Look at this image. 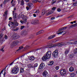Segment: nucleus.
Segmentation results:
<instances>
[{
  "label": "nucleus",
  "instance_id": "obj_1",
  "mask_svg": "<svg viewBox=\"0 0 77 77\" xmlns=\"http://www.w3.org/2000/svg\"><path fill=\"white\" fill-rule=\"evenodd\" d=\"M23 42V41L22 40H21L20 41H14L10 45V47L11 48H13L14 47H15V46H16L18 45L19 43L20 44H21Z\"/></svg>",
  "mask_w": 77,
  "mask_h": 77
},
{
  "label": "nucleus",
  "instance_id": "obj_2",
  "mask_svg": "<svg viewBox=\"0 0 77 77\" xmlns=\"http://www.w3.org/2000/svg\"><path fill=\"white\" fill-rule=\"evenodd\" d=\"M67 28V26L62 27L61 29L58 30V31L57 32V35H60L62 34V35H65L66 33V32L64 31H62L63 30H66Z\"/></svg>",
  "mask_w": 77,
  "mask_h": 77
},
{
  "label": "nucleus",
  "instance_id": "obj_3",
  "mask_svg": "<svg viewBox=\"0 0 77 77\" xmlns=\"http://www.w3.org/2000/svg\"><path fill=\"white\" fill-rule=\"evenodd\" d=\"M19 72V68L18 65H15V66L11 69V72L15 74H17Z\"/></svg>",
  "mask_w": 77,
  "mask_h": 77
},
{
  "label": "nucleus",
  "instance_id": "obj_4",
  "mask_svg": "<svg viewBox=\"0 0 77 77\" xmlns=\"http://www.w3.org/2000/svg\"><path fill=\"white\" fill-rule=\"evenodd\" d=\"M10 36L11 38H12L14 40L17 39V38H20V36L17 35L16 33H11Z\"/></svg>",
  "mask_w": 77,
  "mask_h": 77
},
{
  "label": "nucleus",
  "instance_id": "obj_5",
  "mask_svg": "<svg viewBox=\"0 0 77 77\" xmlns=\"http://www.w3.org/2000/svg\"><path fill=\"white\" fill-rule=\"evenodd\" d=\"M21 17L23 18V23L26 24L27 23V18L26 16L22 14L21 15Z\"/></svg>",
  "mask_w": 77,
  "mask_h": 77
},
{
  "label": "nucleus",
  "instance_id": "obj_6",
  "mask_svg": "<svg viewBox=\"0 0 77 77\" xmlns=\"http://www.w3.org/2000/svg\"><path fill=\"white\" fill-rule=\"evenodd\" d=\"M3 33L2 32L0 34V42L1 43H3V41H5L4 38L3 37Z\"/></svg>",
  "mask_w": 77,
  "mask_h": 77
},
{
  "label": "nucleus",
  "instance_id": "obj_7",
  "mask_svg": "<svg viewBox=\"0 0 77 77\" xmlns=\"http://www.w3.org/2000/svg\"><path fill=\"white\" fill-rule=\"evenodd\" d=\"M52 55L54 57H56L58 56V51L57 50H56L54 51L52 54Z\"/></svg>",
  "mask_w": 77,
  "mask_h": 77
},
{
  "label": "nucleus",
  "instance_id": "obj_8",
  "mask_svg": "<svg viewBox=\"0 0 77 77\" xmlns=\"http://www.w3.org/2000/svg\"><path fill=\"white\" fill-rule=\"evenodd\" d=\"M51 52L50 51H48L46 54L45 56L47 57L48 59H49L51 57Z\"/></svg>",
  "mask_w": 77,
  "mask_h": 77
},
{
  "label": "nucleus",
  "instance_id": "obj_9",
  "mask_svg": "<svg viewBox=\"0 0 77 77\" xmlns=\"http://www.w3.org/2000/svg\"><path fill=\"white\" fill-rule=\"evenodd\" d=\"M31 23L32 24H38L39 23V20H38L35 19L31 21Z\"/></svg>",
  "mask_w": 77,
  "mask_h": 77
},
{
  "label": "nucleus",
  "instance_id": "obj_10",
  "mask_svg": "<svg viewBox=\"0 0 77 77\" xmlns=\"http://www.w3.org/2000/svg\"><path fill=\"white\" fill-rule=\"evenodd\" d=\"M66 71L65 69H63L60 71V74L61 75H64V74H66Z\"/></svg>",
  "mask_w": 77,
  "mask_h": 77
},
{
  "label": "nucleus",
  "instance_id": "obj_11",
  "mask_svg": "<svg viewBox=\"0 0 77 77\" xmlns=\"http://www.w3.org/2000/svg\"><path fill=\"white\" fill-rule=\"evenodd\" d=\"M43 76L45 77H48V72L46 71H45L43 72L42 73Z\"/></svg>",
  "mask_w": 77,
  "mask_h": 77
},
{
  "label": "nucleus",
  "instance_id": "obj_12",
  "mask_svg": "<svg viewBox=\"0 0 77 77\" xmlns=\"http://www.w3.org/2000/svg\"><path fill=\"white\" fill-rule=\"evenodd\" d=\"M45 66V64L44 63H42L39 66V69H42L44 68V67Z\"/></svg>",
  "mask_w": 77,
  "mask_h": 77
},
{
  "label": "nucleus",
  "instance_id": "obj_13",
  "mask_svg": "<svg viewBox=\"0 0 77 77\" xmlns=\"http://www.w3.org/2000/svg\"><path fill=\"white\" fill-rule=\"evenodd\" d=\"M24 48V46H20L19 48V49L16 51L15 52V53H18V52H20V50L21 49H23Z\"/></svg>",
  "mask_w": 77,
  "mask_h": 77
},
{
  "label": "nucleus",
  "instance_id": "obj_14",
  "mask_svg": "<svg viewBox=\"0 0 77 77\" xmlns=\"http://www.w3.org/2000/svg\"><path fill=\"white\" fill-rule=\"evenodd\" d=\"M57 46V45L55 44L52 45H48L46 47H45V48H51L53 47H56Z\"/></svg>",
  "mask_w": 77,
  "mask_h": 77
},
{
  "label": "nucleus",
  "instance_id": "obj_15",
  "mask_svg": "<svg viewBox=\"0 0 77 77\" xmlns=\"http://www.w3.org/2000/svg\"><path fill=\"white\" fill-rule=\"evenodd\" d=\"M55 36H56V35H51L48 37V39H51L54 38Z\"/></svg>",
  "mask_w": 77,
  "mask_h": 77
},
{
  "label": "nucleus",
  "instance_id": "obj_16",
  "mask_svg": "<svg viewBox=\"0 0 77 77\" xmlns=\"http://www.w3.org/2000/svg\"><path fill=\"white\" fill-rule=\"evenodd\" d=\"M13 18L14 19H15V18H17L18 17V14H17V13H15L14 14L13 13Z\"/></svg>",
  "mask_w": 77,
  "mask_h": 77
},
{
  "label": "nucleus",
  "instance_id": "obj_17",
  "mask_svg": "<svg viewBox=\"0 0 77 77\" xmlns=\"http://www.w3.org/2000/svg\"><path fill=\"white\" fill-rule=\"evenodd\" d=\"M53 13V11H51L49 12H46V15H51V14H52Z\"/></svg>",
  "mask_w": 77,
  "mask_h": 77
},
{
  "label": "nucleus",
  "instance_id": "obj_18",
  "mask_svg": "<svg viewBox=\"0 0 77 77\" xmlns=\"http://www.w3.org/2000/svg\"><path fill=\"white\" fill-rule=\"evenodd\" d=\"M44 31L43 30L40 31L37 33L36 35H39V34H41V33H44Z\"/></svg>",
  "mask_w": 77,
  "mask_h": 77
},
{
  "label": "nucleus",
  "instance_id": "obj_19",
  "mask_svg": "<svg viewBox=\"0 0 77 77\" xmlns=\"http://www.w3.org/2000/svg\"><path fill=\"white\" fill-rule=\"evenodd\" d=\"M74 71V68L72 67H71L69 68V71L70 72H72Z\"/></svg>",
  "mask_w": 77,
  "mask_h": 77
},
{
  "label": "nucleus",
  "instance_id": "obj_20",
  "mask_svg": "<svg viewBox=\"0 0 77 77\" xmlns=\"http://www.w3.org/2000/svg\"><path fill=\"white\" fill-rule=\"evenodd\" d=\"M48 58L46 56H45L42 57V60H43V61H45V60H46Z\"/></svg>",
  "mask_w": 77,
  "mask_h": 77
},
{
  "label": "nucleus",
  "instance_id": "obj_21",
  "mask_svg": "<svg viewBox=\"0 0 77 77\" xmlns=\"http://www.w3.org/2000/svg\"><path fill=\"white\" fill-rule=\"evenodd\" d=\"M35 59V57L33 56H31L29 57V60H34Z\"/></svg>",
  "mask_w": 77,
  "mask_h": 77
},
{
  "label": "nucleus",
  "instance_id": "obj_22",
  "mask_svg": "<svg viewBox=\"0 0 77 77\" xmlns=\"http://www.w3.org/2000/svg\"><path fill=\"white\" fill-rule=\"evenodd\" d=\"M11 24H15V26H17L18 25V23L17 22H11Z\"/></svg>",
  "mask_w": 77,
  "mask_h": 77
},
{
  "label": "nucleus",
  "instance_id": "obj_23",
  "mask_svg": "<svg viewBox=\"0 0 77 77\" xmlns=\"http://www.w3.org/2000/svg\"><path fill=\"white\" fill-rule=\"evenodd\" d=\"M24 57H25L24 55H23L20 58L18 57L17 58V59H18V60H21V59H24Z\"/></svg>",
  "mask_w": 77,
  "mask_h": 77
},
{
  "label": "nucleus",
  "instance_id": "obj_24",
  "mask_svg": "<svg viewBox=\"0 0 77 77\" xmlns=\"http://www.w3.org/2000/svg\"><path fill=\"white\" fill-rule=\"evenodd\" d=\"M24 50H28L29 48H30V46L29 45L26 46L24 48Z\"/></svg>",
  "mask_w": 77,
  "mask_h": 77
},
{
  "label": "nucleus",
  "instance_id": "obj_25",
  "mask_svg": "<svg viewBox=\"0 0 77 77\" xmlns=\"http://www.w3.org/2000/svg\"><path fill=\"white\" fill-rule=\"evenodd\" d=\"M29 8H32L33 7V4L32 3H29L28 4Z\"/></svg>",
  "mask_w": 77,
  "mask_h": 77
},
{
  "label": "nucleus",
  "instance_id": "obj_26",
  "mask_svg": "<svg viewBox=\"0 0 77 77\" xmlns=\"http://www.w3.org/2000/svg\"><path fill=\"white\" fill-rule=\"evenodd\" d=\"M73 53L74 54H77V48L74 49Z\"/></svg>",
  "mask_w": 77,
  "mask_h": 77
},
{
  "label": "nucleus",
  "instance_id": "obj_27",
  "mask_svg": "<svg viewBox=\"0 0 77 77\" xmlns=\"http://www.w3.org/2000/svg\"><path fill=\"white\" fill-rule=\"evenodd\" d=\"M75 73H71L70 74V77H74V76H75Z\"/></svg>",
  "mask_w": 77,
  "mask_h": 77
},
{
  "label": "nucleus",
  "instance_id": "obj_28",
  "mask_svg": "<svg viewBox=\"0 0 77 77\" xmlns=\"http://www.w3.org/2000/svg\"><path fill=\"white\" fill-rule=\"evenodd\" d=\"M23 33H24V35L25 36H26V35H27V33H28V32L27 31L25 30L23 31Z\"/></svg>",
  "mask_w": 77,
  "mask_h": 77
},
{
  "label": "nucleus",
  "instance_id": "obj_29",
  "mask_svg": "<svg viewBox=\"0 0 77 77\" xmlns=\"http://www.w3.org/2000/svg\"><path fill=\"white\" fill-rule=\"evenodd\" d=\"M11 28L12 31H14L15 29V28H16V27H15V26H13L11 27Z\"/></svg>",
  "mask_w": 77,
  "mask_h": 77
},
{
  "label": "nucleus",
  "instance_id": "obj_30",
  "mask_svg": "<svg viewBox=\"0 0 77 77\" xmlns=\"http://www.w3.org/2000/svg\"><path fill=\"white\" fill-rule=\"evenodd\" d=\"M48 12V11H43L42 13V15H44V14H45V13H46V14H47V12Z\"/></svg>",
  "mask_w": 77,
  "mask_h": 77
},
{
  "label": "nucleus",
  "instance_id": "obj_31",
  "mask_svg": "<svg viewBox=\"0 0 77 77\" xmlns=\"http://www.w3.org/2000/svg\"><path fill=\"white\" fill-rule=\"evenodd\" d=\"M54 64V61H51L50 62V63L49 65H53V64Z\"/></svg>",
  "mask_w": 77,
  "mask_h": 77
},
{
  "label": "nucleus",
  "instance_id": "obj_32",
  "mask_svg": "<svg viewBox=\"0 0 77 77\" xmlns=\"http://www.w3.org/2000/svg\"><path fill=\"white\" fill-rule=\"evenodd\" d=\"M56 0H53L51 2V4L52 5H54V3H56Z\"/></svg>",
  "mask_w": 77,
  "mask_h": 77
},
{
  "label": "nucleus",
  "instance_id": "obj_33",
  "mask_svg": "<svg viewBox=\"0 0 77 77\" xmlns=\"http://www.w3.org/2000/svg\"><path fill=\"white\" fill-rule=\"evenodd\" d=\"M68 52H69V50H66L65 52V54H68Z\"/></svg>",
  "mask_w": 77,
  "mask_h": 77
},
{
  "label": "nucleus",
  "instance_id": "obj_34",
  "mask_svg": "<svg viewBox=\"0 0 77 77\" xmlns=\"http://www.w3.org/2000/svg\"><path fill=\"white\" fill-rule=\"evenodd\" d=\"M73 57H74V55L72 54L70 55L69 57L71 59L73 58Z\"/></svg>",
  "mask_w": 77,
  "mask_h": 77
},
{
  "label": "nucleus",
  "instance_id": "obj_35",
  "mask_svg": "<svg viewBox=\"0 0 77 77\" xmlns=\"http://www.w3.org/2000/svg\"><path fill=\"white\" fill-rule=\"evenodd\" d=\"M5 48V46H3L1 48V51H2L3 52V51H4V50H3V49H4V48Z\"/></svg>",
  "mask_w": 77,
  "mask_h": 77
},
{
  "label": "nucleus",
  "instance_id": "obj_36",
  "mask_svg": "<svg viewBox=\"0 0 77 77\" xmlns=\"http://www.w3.org/2000/svg\"><path fill=\"white\" fill-rule=\"evenodd\" d=\"M21 5H24V1L23 0H22L21 1Z\"/></svg>",
  "mask_w": 77,
  "mask_h": 77
},
{
  "label": "nucleus",
  "instance_id": "obj_37",
  "mask_svg": "<svg viewBox=\"0 0 77 77\" xmlns=\"http://www.w3.org/2000/svg\"><path fill=\"white\" fill-rule=\"evenodd\" d=\"M18 30H19V28H16L15 29H14L13 31L16 32V31H18Z\"/></svg>",
  "mask_w": 77,
  "mask_h": 77
},
{
  "label": "nucleus",
  "instance_id": "obj_38",
  "mask_svg": "<svg viewBox=\"0 0 77 77\" xmlns=\"http://www.w3.org/2000/svg\"><path fill=\"white\" fill-rule=\"evenodd\" d=\"M23 71H24V69L23 68H21L20 71V72H23Z\"/></svg>",
  "mask_w": 77,
  "mask_h": 77
},
{
  "label": "nucleus",
  "instance_id": "obj_39",
  "mask_svg": "<svg viewBox=\"0 0 77 77\" xmlns=\"http://www.w3.org/2000/svg\"><path fill=\"white\" fill-rule=\"evenodd\" d=\"M27 66L28 68H31V67H32V64H29Z\"/></svg>",
  "mask_w": 77,
  "mask_h": 77
},
{
  "label": "nucleus",
  "instance_id": "obj_40",
  "mask_svg": "<svg viewBox=\"0 0 77 77\" xmlns=\"http://www.w3.org/2000/svg\"><path fill=\"white\" fill-rule=\"evenodd\" d=\"M57 45L58 47H60V46H62V43H59V44H58Z\"/></svg>",
  "mask_w": 77,
  "mask_h": 77
},
{
  "label": "nucleus",
  "instance_id": "obj_41",
  "mask_svg": "<svg viewBox=\"0 0 77 77\" xmlns=\"http://www.w3.org/2000/svg\"><path fill=\"white\" fill-rule=\"evenodd\" d=\"M21 35H24V31H23L21 32Z\"/></svg>",
  "mask_w": 77,
  "mask_h": 77
},
{
  "label": "nucleus",
  "instance_id": "obj_42",
  "mask_svg": "<svg viewBox=\"0 0 77 77\" xmlns=\"http://www.w3.org/2000/svg\"><path fill=\"white\" fill-rule=\"evenodd\" d=\"M56 9V7H54L52 8L51 9L52 10H53L54 11H55V9Z\"/></svg>",
  "mask_w": 77,
  "mask_h": 77
},
{
  "label": "nucleus",
  "instance_id": "obj_43",
  "mask_svg": "<svg viewBox=\"0 0 77 77\" xmlns=\"http://www.w3.org/2000/svg\"><path fill=\"white\" fill-rule=\"evenodd\" d=\"M59 67L58 66H57L56 67L55 69L57 70H58L59 69Z\"/></svg>",
  "mask_w": 77,
  "mask_h": 77
},
{
  "label": "nucleus",
  "instance_id": "obj_44",
  "mask_svg": "<svg viewBox=\"0 0 77 77\" xmlns=\"http://www.w3.org/2000/svg\"><path fill=\"white\" fill-rule=\"evenodd\" d=\"M5 39H7L8 38V37L7 36V35H5V37H4Z\"/></svg>",
  "mask_w": 77,
  "mask_h": 77
},
{
  "label": "nucleus",
  "instance_id": "obj_45",
  "mask_svg": "<svg viewBox=\"0 0 77 77\" xmlns=\"http://www.w3.org/2000/svg\"><path fill=\"white\" fill-rule=\"evenodd\" d=\"M69 27H71V28L74 27V24L72 25L69 26Z\"/></svg>",
  "mask_w": 77,
  "mask_h": 77
},
{
  "label": "nucleus",
  "instance_id": "obj_46",
  "mask_svg": "<svg viewBox=\"0 0 77 77\" xmlns=\"http://www.w3.org/2000/svg\"><path fill=\"white\" fill-rule=\"evenodd\" d=\"M34 67H37L38 66V63H35L34 65Z\"/></svg>",
  "mask_w": 77,
  "mask_h": 77
},
{
  "label": "nucleus",
  "instance_id": "obj_47",
  "mask_svg": "<svg viewBox=\"0 0 77 77\" xmlns=\"http://www.w3.org/2000/svg\"><path fill=\"white\" fill-rule=\"evenodd\" d=\"M57 11H58V12H60V11H61V9H60V8H58L57 9Z\"/></svg>",
  "mask_w": 77,
  "mask_h": 77
},
{
  "label": "nucleus",
  "instance_id": "obj_48",
  "mask_svg": "<svg viewBox=\"0 0 77 77\" xmlns=\"http://www.w3.org/2000/svg\"><path fill=\"white\" fill-rule=\"evenodd\" d=\"M5 14H4L3 15L4 16H5V15H7L8 14V13L7 12V11H5Z\"/></svg>",
  "mask_w": 77,
  "mask_h": 77
},
{
  "label": "nucleus",
  "instance_id": "obj_49",
  "mask_svg": "<svg viewBox=\"0 0 77 77\" xmlns=\"http://www.w3.org/2000/svg\"><path fill=\"white\" fill-rule=\"evenodd\" d=\"M73 5H74V6H77V1H76V2H75V3H74V4H73Z\"/></svg>",
  "mask_w": 77,
  "mask_h": 77
},
{
  "label": "nucleus",
  "instance_id": "obj_50",
  "mask_svg": "<svg viewBox=\"0 0 77 77\" xmlns=\"http://www.w3.org/2000/svg\"><path fill=\"white\" fill-rule=\"evenodd\" d=\"M33 3H36L37 2V0H32Z\"/></svg>",
  "mask_w": 77,
  "mask_h": 77
},
{
  "label": "nucleus",
  "instance_id": "obj_51",
  "mask_svg": "<svg viewBox=\"0 0 77 77\" xmlns=\"http://www.w3.org/2000/svg\"><path fill=\"white\" fill-rule=\"evenodd\" d=\"M15 61V60H14V61L12 62L9 65L10 66H11V65H13V64L14 63V62Z\"/></svg>",
  "mask_w": 77,
  "mask_h": 77
},
{
  "label": "nucleus",
  "instance_id": "obj_52",
  "mask_svg": "<svg viewBox=\"0 0 77 77\" xmlns=\"http://www.w3.org/2000/svg\"><path fill=\"white\" fill-rule=\"evenodd\" d=\"M24 28V26H21L20 27V29L21 30H22V29H23V28Z\"/></svg>",
  "mask_w": 77,
  "mask_h": 77
},
{
  "label": "nucleus",
  "instance_id": "obj_53",
  "mask_svg": "<svg viewBox=\"0 0 77 77\" xmlns=\"http://www.w3.org/2000/svg\"><path fill=\"white\" fill-rule=\"evenodd\" d=\"M73 44V43L71 42H68L67 43V44Z\"/></svg>",
  "mask_w": 77,
  "mask_h": 77
},
{
  "label": "nucleus",
  "instance_id": "obj_54",
  "mask_svg": "<svg viewBox=\"0 0 77 77\" xmlns=\"http://www.w3.org/2000/svg\"><path fill=\"white\" fill-rule=\"evenodd\" d=\"M37 13V14H39V11L37 10L35 12V13Z\"/></svg>",
  "mask_w": 77,
  "mask_h": 77
},
{
  "label": "nucleus",
  "instance_id": "obj_55",
  "mask_svg": "<svg viewBox=\"0 0 77 77\" xmlns=\"http://www.w3.org/2000/svg\"><path fill=\"white\" fill-rule=\"evenodd\" d=\"M54 19H55V17H51V20H54Z\"/></svg>",
  "mask_w": 77,
  "mask_h": 77
},
{
  "label": "nucleus",
  "instance_id": "obj_56",
  "mask_svg": "<svg viewBox=\"0 0 77 77\" xmlns=\"http://www.w3.org/2000/svg\"><path fill=\"white\" fill-rule=\"evenodd\" d=\"M27 61V60H23V62H24V63H26V62Z\"/></svg>",
  "mask_w": 77,
  "mask_h": 77
},
{
  "label": "nucleus",
  "instance_id": "obj_57",
  "mask_svg": "<svg viewBox=\"0 0 77 77\" xmlns=\"http://www.w3.org/2000/svg\"><path fill=\"white\" fill-rule=\"evenodd\" d=\"M67 44V43L62 44V45H64V46H65Z\"/></svg>",
  "mask_w": 77,
  "mask_h": 77
},
{
  "label": "nucleus",
  "instance_id": "obj_58",
  "mask_svg": "<svg viewBox=\"0 0 77 77\" xmlns=\"http://www.w3.org/2000/svg\"><path fill=\"white\" fill-rule=\"evenodd\" d=\"M41 49L42 50H44L43 51H44V50H45V48H41Z\"/></svg>",
  "mask_w": 77,
  "mask_h": 77
},
{
  "label": "nucleus",
  "instance_id": "obj_59",
  "mask_svg": "<svg viewBox=\"0 0 77 77\" xmlns=\"http://www.w3.org/2000/svg\"><path fill=\"white\" fill-rule=\"evenodd\" d=\"M9 0H5V1L4 2V3H5L6 2H8Z\"/></svg>",
  "mask_w": 77,
  "mask_h": 77
},
{
  "label": "nucleus",
  "instance_id": "obj_60",
  "mask_svg": "<svg viewBox=\"0 0 77 77\" xmlns=\"http://www.w3.org/2000/svg\"><path fill=\"white\" fill-rule=\"evenodd\" d=\"M74 25V27H76L77 26V23H75V24H73Z\"/></svg>",
  "mask_w": 77,
  "mask_h": 77
},
{
  "label": "nucleus",
  "instance_id": "obj_61",
  "mask_svg": "<svg viewBox=\"0 0 77 77\" xmlns=\"http://www.w3.org/2000/svg\"><path fill=\"white\" fill-rule=\"evenodd\" d=\"M37 2H39V3H40V2H41V0H37Z\"/></svg>",
  "mask_w": 77,
  "mask_h": 77
},
{
  "label": "nucleus",
  "instance_id": "obj_62",
  "mask_svg": "<svg viewBox=\"0 0 77 77\" xmlns=\"http://www.w3.org/2000/svg\"><path fill=\"white\" fill-rule=\"evenodd\" d=\"M26 9L27 10V11H28V10H29V7H26Z\"/></svg>",
  "mask_w": 77,
  "mask_h": 77
},
{
  "label": "nucleus",
  "instance_id": "obj_63",
  "mask_svg": "<svg viewBox=\"0 0 77 77\" xmlns=\"http://www.w3.org/2000/svg\"><path fill=\"white\" fill-rule=\"evenodd\" d=\"M25 2H27V3L29 2V0H25Z\"/></svg>",
  "mask_w": 77,
  "mask_h": 77
},
{
  "label": "nucleus",
  "instance_id": "obj_64",
  "mask_svg": "<svg viewBox=\"0 0 77 77\" xmlns=\"http://www.w3.org/2000/svg\"><path fill=\"white\" fill-rule=\"evenodd\" d=\"M74 44H77V41H75L74 42Z\"/></svg>",
  "mask_w": 77,
  "mask_h": 77
}]
</instances>
